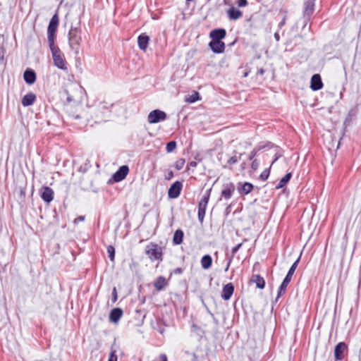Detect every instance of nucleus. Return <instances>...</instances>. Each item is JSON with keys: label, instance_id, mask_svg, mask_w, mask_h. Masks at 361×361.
Listing matches in <instances>:
<instances>
[{"label": "nucleus", "instance_id": "26", "mask_svg": "<svg viewBox=\"0 0 361 361\" xmlns=\"http://www.w3.org/2000/svg\"><path fill=\"white\" fill-rule=\"evenodd\" d=\"M252 281L256 284L257 287L262 289L264 288L265 281L262 277L259 275H255L252 278Z\"/></svg>", "mask_w": 361, "mask_h": 361}, {"label": "nucleus", "instance_id": "33", "mask_svg": "<svg viewBox=\"0 0 361 361\" xmlns=\"http://www.w3.org/2000/svg\"><path fill=\"white\" fill-rule=\"evenodd\" d=\"M185 159H179L177 160L175 163V167L177 170H180L183 168L185 165Z\"/></svg>", "mask_w": 361, "mask_h": 361}, {"label": "nucleus", "instance_id": "51", "mask_svg": "<svg viewBox=\"0 0 361 361\" xmlns=\"http://www.w3.org/2000/svg\"><path fill=\"white\" fill-rule=\"evenodd\" d=\"M315 0H312L313 2H314Z\"/></svg>", "mask_w": 361, "mask_h": 361}, {"label": "nucleus", "instance_id": "36", "mask_svg": "<svg viewBox=\"0 0 361 361\" xmlns=\"http://www.w3.org/2000/svg\"><path fill=\"white\" fill-rule=\"evenodd\" d=\"M117 360L118 357L117 355H116V350H111L109 358V361H117Z\"/></svg>", "mask_w": 361, "mask_h": 361}, {"label": "nucleus", "instance_id": "20", "mask_svg": "<svg viewBox=\"0 0 361 361\" xmlns=\"http://www.w3.org/2000/svg\"><path fill=\"white\" fill-rule=\"evenodd\" d=\"M36 100V96L32 92L27 93L22 99V104L24 106H28L35 102Z\"/></svg>", "mask_w": 361, "mask_h": 361}, {"label": "nucleus", "instance_id": "13", "mask_svg": "<svg viewBox=\"0 0 361 361\" xmlns=\"http://www.w3.org/2000/svg\"><path fill=\"white\" fill-rule=\"evenodd\" d=\"M234 291V287L229 283L225 285L222 290L221 297L224 300H228L231 298Z\"/></svg>", "mask_w": 361, "mask_h": 361}, {"label": "nucleus", "instance_id": "49", "mask_svg": "<svg viewBox=\"0 0 361 361\" xmlns=\"http://www.w3.org/2000/svg\"><path fill=\"white\" fill-rule=\"evenodd\" d=\"M67 100H68V102H71V101L73 100V99H72L71 97L68 96V97H67Z\"/></svg>", "mask_w": 361, "mask_h": 361}, {"label": "nucleus", "instance_id": "8", "mask_svg": "<svg viewBox=\"0 0 361 361\" xmlns=\"http://www.w3.org/2000/svg\"><path fill=\"white\" fill-rule=\"evenodd\" d=\"M40 195L44 202L49 203L54 198V191L49 187L44 186L40 190Z\"/></svg>", "mask_w": 361, "mask_h": 361}, {"label": "nucleus", "instance_id": "50", "mask_svg": "<svg viewBox=\"0 0 361 361\" xmlns=\"http://www.w3.org/2000/svg\"><path fill=\"white\" fill-rule=\"evenodd\" d=\"M277 159H278V158L276 157V159L272 161L271 165H272L273 164H274V162L276 161V160Z\"/></svg>", "mask_w": 361, "mask_h": 361}, {"label": "nucleus", "instance_id": "6", "mask_svg": "<svg viewBox=\"0 0 361 361\" xmlns=\"http://www.w3.org/2000/svg\"><path fill=\"white\" fill-rule=\"evenodd\" d=\"M209 192L208 190L202 197L198 204V219L202 222L206 213V208L209 200Z\"/></svg>", "mask_w": 361, "mask_h": 361}, {"label": "nucleus", "instance_id": "29", "mask_svg": "<svg viewBox=\"0 0 361 361\" xmlns=\"http://www.w3.org/2000/svg\"><path fill=\"white\" fill-rule=\"evenodd\" d=\"M200 99L199 93L197 92H195L194 94L189 95L186 99L185 101L189 103H194Z\"/></svg>", "mask_w": 361, "mask_h": 361}, {"label": "nucleus", "instance_id": "7", "mask_svg": "<svg viewBox=\"0 0 361 361\" xmlns=\"http://www.w3.org/2000/svg\"><path fill=\"white\" fill-rule=\"evenodd\" d=\"M182 186L183 185L180 181L173 183L169 189V197L171 198L178 197L180 193Z\"/></svg>", "mask_w": 361, "mask_h": 361}, {"label": "nucleus", "instance_id": "14", "mask_svg": "<svg viewBox=\"0 0 361 361\" xmlns=\"http://www.w3.org/2000/svg\"><path fill=\"white\" fill-rule=\"evenodd\" d=\"M227 16L230 20H236L243 16V12L234 6H231L227 11Z\"/></svg>", "mask_w": 361, "mask_h": 361}, {"label": "nucleus", "instance_id": "46", "mask_svg": "<svg viewBox=\"0 0 361 361\" xmlns=\"http://www.w3.org/2000/svg\"><path fill=\"white\" fill-rule=\"evenodd\" d=\"M274 38L276 42H279L280 40V36L278 32H275L274 34Z\"/></svg>", "mask_w": 361, "mask_h": 361}, {"label": "nucleus", "instance_id": "24", "mask_svg": "<svg viewBox=\"0 0 361 361\" xmlns=\"http://www.w3.org/2000/svg\"><path fill=\"white\" fill-rule=\"evenodd\" d=\"M183 232L180 229L176 231V232L174 233V235H173V244H175V245L181 244L183 242Z\"/></svg>", "mask_w": 361, "mask_h": 361}, {"label": "nucleus", "instance_id": "9", "mask_svg": "<svg viewBox=\"0 0 361 361\" xmlns=\"http://www.w3.org/2000/svg\"><path fill=\"white\" fill-rule=\"evenodd\" d=\"M347 348V345L343 342L338 343L334 350V355L336 360H341L344 357V352Z\"/></svg>", "mask_w": 361, "mask_h": 361}, {"label": "nucleus", "instance_id": "5", "mask_svg": "<svg viewBox=\"0 0 361 361\" xmlns=\"http://www.w3.org/2000/svg\"><path fill=\"white\" fill-rule=\"evenodd\" d=\"M166 117V114L164 111L159 109H155L148 114L147 121L149 123L154 124L165 121Z\"/></svg>", "mask_w": 361, "mask_h": 361}, {"label": "nucleus", "instance_id": "21", "mask_svg": "<svg viewBox=\"0 0 361 361\" xmlns=\"http://www.w3.org/2000/svg\"><path fill=\"white\" fill-rule=\"evenodd\" d=\"M314 2L312 0H307L305 3L304 15L310 17L314 11Z\"/></svg>", "mask_w": 361, "mask_h": 361}, {"label": "nucleus", "instance_id": "19", "mask_svg": "<svg viewBox=\"0 0 361 361\" xmlns=\"http://www.w3.org/2000/svg\"><path fill=\"white\" fill-rule=\"evenodd\" d=\"M23 78H24L25 81L27 84L32 85L36 80V74L34 71H32L31 69H27L24 72Z\"/></svg>", "mask_w": 361, "mask_h": 361}, {"label": "nucleus", "instance_id": "48", "mask_svg": "<svg viewBox=\"0 0 361 361\" xmlns=\"http://www.w3.org/2000/svg\"><path fill=\"white\" fill-rule=\"evenodd\" d=\"M257 73H259L260 75H263V73H264V70H263L262 68H260V69L258 71V72H257Z\"/></svg>", "mask_w": 361, "mask_h": 361}, {"label": "nucleus", "instance_id": "45", "mask_svg": "<svg viewBox=\"0 0 361 361\" xmlns=\"http://www.w3.org/2000/svg\"><path fill=\"white\" fill-rule=\"evenodd\" d=\"M285 23H286V18H283V19L282 20V21H281V22H280V23H279V28H281V27L285 25Z\"/></svg>", "mask_w": 361, "mask_h": 361}, {"label": "nucleus", "instance_id": "18", "mask_svg": "<svg viewBox=\"0 0 361 361\" xmlns=\"http://www.w3.org/2000/svg\"><path fill=\"white\" fill-rule=\"evenodd\" d=\"M235 190V186L233 183L226 185L221 191V197L226 200H229Z\"/></svg>", "mask_w": 361, "mask_h": 361}, {"label": "nucleus", "instance_id": "38", "mask_svg": "<svg viewBox=\"0 0 361 361\" xmlns=\"http://www.w3.org/2000/svg\"><path fill=\"white\" fill-rule=\"evenodd\" d=\"M112 296H113L112 300L114 302H115L117 300V292H116V288H114V289H113Z\"/></svg>", "mask_w": 361, "mask_h": 361}, {"label": "nucleus", "instance_id": "23", "mask_svg": "<svg viewBox=\"0 0 361 361\" xmlns=\"http://www.w3.org/2000/svg\"><path fill=\"white\" fill-rule=\"evenodd\" d=\"M253 189V185L250 183H244L240 188H238V192L243 195L249 194Z\"/></svg>", "mask_w": 361, "mask_h": 361}, {"label": "nucleus", "instance_id": "25", "mask_svg": "<svg viewBox=\"0 0 361 361\" xmlns=\"http://www.w3.org/2000/svg\"><path fill=\"white\" fill-rule=\"evenodd\" d=\"M212 262V259L211 256L209 255H204L201 259L202 267L204 269H207L211 267Z\"/></svg>", "mask_w": 361, "mask_h": 361}, {"label": "nucleus", "instance_id": "44", "mask_svg": "<svg viewBox=\"0 0 361 361\" xmlns=\"http://www.w3.org/2000/svg\"><path fill=\"white\" fill-rule=\"evenodd\" d=\"M231 261H232V259H231V258L228 259V261L227 265H226V269H225V271H227L228 270L229 267H230V264H231Z\"/></svg>", "mask_w": 361, "mask_h": 361}, {"label": "nucleus", "instance_id": "40", "mask_svg": "<svg viewBox=\"0 0 361 361\" xmlns=\"http://www.w3.org/2000/svg\"><path fill=\"white\" fill-rule=\"evenodd\" d=\"M259 162L257 161V160H254L252 163V169H254V170H257V169L258 168L259 166Z\"/></svg>", "mask_w": 361, "mask_h": 361}, {"label": "nucleus", "instance_id": "43", "mask_svg": "<svg viewBox=\"0 0 361 361\" xmlns=\"http://www.w3.org/2000/svg\"><path fill=\"white\" fill-rule=\"evenodd\" d=\"M173 177V171H169L168 172V176H167V177H166V179L170 180V179H171V178H172Z\"/></svg>", "mask_w": 361, "mask_h": 361}, {"label": "nucleus", "instance_id": "35", "mask_svg": "<svg viewBox=\"0 0 361 361\" xmlns=\"http://www.w3.org/2000/svg\"><path fill=\"white\" fill-rule=\"evenodd\" d=\"M269 176V169H266L264 170L260 175V178L263 180H265L268 178Z\"/></svg>", "mask_w": 361, "mask_h": 361}, {"label": "nucleus", "instance_id": "4", "mask_svg": "<svg viewBox=\"0 0 361 361\" xmlns=\"http://www.w3.org/2000/svg\"><path fill=\"white\" fill-rule=\"evenodd\" d=\"M59 19L57 14L53 16L47 28V42L49 45L55 44L56 32L58 29Z\"/></svg>", "mask_w": 361, "mask_h": 361}, {"label": "nucleus", "instance_id": "39", "mask_svg": "<svg viewBox=\"0 0 361 361\" xmlns=\"http://www.w3.org/2000/svg\"><path fill=\"white\" fill-rule=\"evenodd\" d=\"M85 220V216H80L75 219L73 221L74 224H77L79 221H83Z\"/></svg>", "mask_w": 361, "mask_h": 361}, {"label": "nucleus", "instance_id": "16", "mask_svg": "<svg viewBox=\"0 0 361 361\" xmlns=\"http://www.w3.org/2000/svg\"><path fill=\"white\" fill-rule=\"evenodd\" d=\"M149 37L146 34H141L137 38L139 48L142 51H146L149 44Z\"/></svg>", "mask_w": 361, "mask_h": 361}, {"label": "nucleus", "instance_id": "1", "mask_svg": "<svg viewBox=\"0 0 361 361\" xmlns=\"http://www.w3.org/2000/svg\"><path fill=\"white\" fill-rule=\"evenodd\" d=\"M53 62L55 66L64 71H68V63L59 47L55 44L49 45Z\"/></svg>", "mask_w": 361, "mask_h": 361}, {"label": "nucleus", "instance_id": "32", "mask_svg": "<svg viewBox=\"0 0 361 361\" xmlns=\"http://www.w3.org/2000/svg\"><path fill=\"white\" fill-rule=\"evenodd\" d=\"M176 148V142L175 141H171L166 145V152L171 153Z\"/></svg>", "mask_w": 361, "mask_h": 361}, {"label": "nucleus", "instance_id": "42", "mask_svg": "<svg viewBox=\"0 0 361 361\" xmlns=\"http://www.w3.org/2000/svg\"><path fill=\"white\" fill-rule=\"evenodd\" d=\"M159 358H160L161 361H168L167 360V357H166V355L165 354L160 355Z\"/></svg>", "mask_w": 361, "mask_h": 361}, {"label": "nucleus", "instance_id": "37", "mask_svg": "<svg viewBox=\"0 0 361 361\" xmlns=\"http://www.w3.org/2000/svg\"><path fill=\"white\" fill-rule=\"evenodd\" d=\"M247 0H238L237 4L239 7H245L247 5Z\"/></svg>", "mask_w": 361, "mask_h": 361}, {"label": "nucleus", "instance_id": "12", "mask_svg": "<svg viewBox=\"0 0 361 361\" xmlns=\"http://www.w3.org/2000/svg\"><path fill=\"white\" fill-rule=\"evenodd\" d=\"M323 83L319 75L315 74L312 77L310 87L312 90L317 91L322 89Z\"/></svg>", "mask_w": 361, "mask_h": 361}, {"label": "nucleus", "instance_id": "15", "mask_svg": "<svg viewBox=\"0 0 361 361\" xmlns=\"http://www.w3.org/2000/svg\"><path fill=\"white\" fill-rule=\"evenodd\" d=\"M226 32L224 29H216L212 30L209 36L212 40L221 41L226 37Z\"/></svg>", "mask_w": 361, "mask_h": 361}, {"label": "nucleus", "instance_id": "11", "mask_svg": "<svg viewBox=\"0 0 361 361\" xmlns=\"http://www.w3.org/2000/svg\"><path fill=\"white\" fill-rule=\"evenodd\" d=\"M209 45L214 53L220 54L224 51L225 44L221 41L212 40Z\"/></svg>", "mask_w": 361, "mask_h": 361}, {"label": "nucleus", "instance_id": "28", "mask_svg": "<svg viewBox=\"0 0 361 361\" xmlns=\"http://www.w3.org/2000/svg\"><path fill=\"white\" fill-rule=\"evenodd\" d=\"M166 284L165 279L162 276L159 277L154 283V287L157 290H161Z\"/></svg>", "mask_w": 361, "mask_h": 361}, {"label": "nucleus", "instance_id": "27", "mask_svg": "<svg viewBox=\"0 0 361 361\" xmlns=\"http://www.w3.org/2000/svg\"><path fill=\"white\" fill-rule=\"evenodd\" d=\"M291 176H292L291 173H288L287 174H286L285 176L283 177L280 180V181H279L278 185L276 186V188H283L290 180Z\"/></svg>", "mask_w": 361, "mask_h": 361}, {"label": "nucleus", "instance_id": "30", "mask_svg": "<svg viewBox=\"0 0 361 361\" xmlns=\"http://www.w3.org/2000/svg\"><path fill=\"white\" fill-rule=\"evenodd\" d=\"M300 257H299L296 261L292 264L291 267L290 268L287 275L292 277L295 271V269L297 268L298 267V262L300 261Z\"/></svg>", "mask_w": 361, "mask_h": 361}, {"label": "nucleus", "instance_id": "22", "mask_svg": "<svg viewBox=\"0 0 361 361\" xmlns=\"http://www.w3.org/2000/svg\"><path fill=\"white\" fill-rule=\"evenodd\" d=\"M291 279H292V277L286 275V276L283 279L282 283L281 284V286L279 288L277 298H280L281 295L285 293L288 283L291 281Z\"/></svg>", "mask_w": 361, "mask_h": 361}, {"label": "nucleus", "instance_id": "10", "mask_svg": "<svg viewBox=\"0 0 361 361\" xmlns=\"http://www.w3.org/2000/svg\"><path fill=\"white\" fill-rule=\"evenodd\" d=\"M128 167L127 166H122L114 174V179L116 182H119L123 180L128 173Z\"/></svg>", "mask_w": 361, "mask_h": 361}, {"label": "nucleus", "instance_id": "3", "mask_svg": "<svg viewBox=\"0 0 361 361\" xmlns=\"http://www.w3.org/2000/svg\"><path fill=\"white\" fill-rule=\"evenodd\" d=\"M145 252L152 262L155 260L161 262L163 260V248L154 243L147 245Z\"/></svg>", "mask_w": 361, "mask_h": 361}, {"label": "nucleus", "instance_id": "47", "mask_svg": "<svg viewBox=\"0 0 361 361\" xmlns=\"http://www.w3.org/2000/svg\"><path fill=\"white\" fill-rule=\"evenodd\" d=\"M190 165L192 167H195L197 166V163L195 161H191Z\"/></svg>", "mask_w": 361, "mask_h": 361}, {"label": "nucleus", "instance_id": "2", "mask_svg": "<svg viewBox=\"0 0 361 361\" xmlns=\"http://www.w3.org/2000/svg\"><path fill=\"white\" fill-rule=\"evenodd\" d=\"M68 45L70 49L78 55L81 46V32L77 27H71L68 34Z\"/></svg>", "mask_w": 361, "mask_h": 361}, {"label": "nucleus", "instance_id": "34", "mask_svg": "<svg viewBox=\"0 0 361 361\" xmlns=\"http://www.w3.org/2000/svg\"><path fill=\"white\" fill-rule=\"evenodd\" d=\"M240 159V157L233 156L228 160V164L231 166L236 164Z\"/></svg>", "mask_w": 361, "mask_h": 361}, {"label": "nucleus", "instance_id": "31", "mask_svg": "<svg viewBox=\"0 0 361 361\" xmlns=\"http://www.w3.org/2000/svg\"><path fill=\"white\" fill-rule=\"evenodd\" d=\"M107 252L111 262L114 261L115 258V249L112 245H109L107 247Z\"/></svg>", "mask_w": 361, "mask_h": 361}, {"label": "nucleus", "instance_id": "17", "mask_svg": "<svg viewBox=\"0 0 361 361\" xmlns=\"http://www.w3.org/2000/svg\"><path fill=\"white\" fill-rule=\"evenodd\" d=\"M123 315V310L120 308L113 309L109 314V320L113 323H117Z\"/></svg>", "mask_w": 361, "mask_h": 361}, {"label": "nucleus", "instance_id": "41", "mask_svg": "<svg viewBox=\"0 0 361 361\" xmlns=\"http://www.w3.org/2000/svg\"><path fill=\"white\" fill-rule=\"evenodd\" d=\"M241 245H242V244H240H240H238V245H235V247H233L232 248V254H233V255H235V252H236L240 249V247H241Z\"/></svg>", "mask_w": 361, "mask_h": 361}]
</instances>
